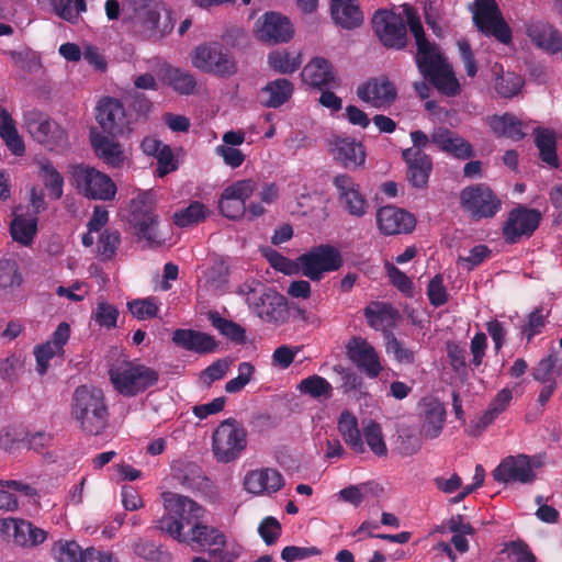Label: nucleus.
<instances>
[{"label":"nucleus","mask_w":562,"mask_h":562,"mask_svg":"<svg viewBox=\"0 0 562 562\" xmlns=\"http://www.w3.org/2000/svg\"><path fill=\"white\" fill-rule=\"evenodd\" d=\"M404 13L406 27H409L415 38L417 48L415 63L419 72L441 93L448 97L457 95L460 92V85L438 46L427 38L417 11L413 7L406 5Z\"/></svg>","instance_id":"nucleus-1"},{"label":"nucleus","mask_w":562,"mask_h":562,"mask_svg":"<svg viewBox=\"0 0 562 562\" xmlns=\"http://www.w3.org/2000/svg\"><path fill=\"white\" fill-rule=\"evenodd\" d=\"M123 14L132 23L133 36L140 41L157 42L175 26L171 11L159 0H127Z\"/></svg>","instance_id":"nucleus-2"},{"label":"nucleus","mask_w":562,"mask_h":562,"mask_svg":"<svg viewBox=\"0 0 562 562\" xmlns=\"http://www.w3.org/2000/svg\"><path fill=\"white\" fill-rule=\"evenodd\" d=\"M161 497L165 514L153 521V528L178 542H188L184 527H195L205 518V509L193 499L172 492H165Z\"/></svg>","instance_id":"nucleus-3"},{"label":"nucleus","mask_w":562,"mask_h":562,"mask_svg":"<svg viewBox=\"0 0 562 562\" xmlns=\"http://www.w3.org/2000/svg\"><path fill=\"white\" fill-rule=\"evenodd\" d=\"M70 415L77 427L90 436L101 435L109 425V406L103 391L80 385L71 397Z\"/></svg>","instance_id":"nucleus-4"},{"label":"nucleus","mask_w":562,"mask_h":562,"mask_svg":"<svg viewBox=\"0 0 562 562\" xmlns=\"http://www.w3.org/2000/svg\"><path fill=\"white\" fill-rule=\"evenodd\" d=\"M114 389L123 396L133 397L157 384L159 373L135 361H121L109 370Z\"/></svg>","instance_id":"nucleus-5"},{"label":"nucleus","mask_w":562,"mask_h":562,"mask_svg":"<svg viewBox=\"0 0 562 562\" xmlns=\"http://www.w3.org/2000/svg\"><path fill=\"white\" fill-rule=\"evenodd\" d=\"M247 447V430L235 418L220 423L212 435V452L217 462L229 463L238 458Z\"/></svg>","instance_id":"nucleus-6"},{"label":"nucleus","mask_w":562,"mask_h":562,"mask_svg":"<svg viewBox=\"0 0 562 562\" xmlns=\"http://www.w3.org/2000/svg\"><path fill=\"white\" fill-rule=\"evenodd\" d=\"M502 205L499 196L486 183L471 184L460 192V206L474 222L495 217Z\"/></svg>","instance_id":"nucleus-7"},{"label":"nucleus","mask_w":562,"mask_h":562,"mask_svg":"<svg viewBox=\"0 0 562 562\" xmlns=\"http://www.w3.org/2000/svg\"><path fill=\"white\" fill-rule=\"evenodd\" d=\"M295 265L304 277L312 281H321L324 273L339 270L344 265V259L336 247L322 244L300 255Z\"/></svg>","instance_id":"nucleus-8"},{"label":"nucleus","mask_w":562,"mask_h":562,"mask_svg":"<svg viewBox=\"0 0 562 562\" xmlns=\"http://www.w3.org/2000/svg\"><path fill=\"white\" fill-rule=\"evenodd\" d=\"M192 65L205 72L227 78L237 72V66L228 48L220 42L200 44L192 55Z\"/></svg>","instance_id":"nucleus-9"},{"label":"nucleus","mask_w":562,"mask_h":562,"mask_svg":"<svg viewBox=\"0 0 562 562\" xmlns=\"http://www.w3.org/2000/svg\"><path fill=\"white\" fill-rule=\"evenodd\" d=\"M72 186L90 200L111 201L116 194V186L105 173L93 167L79 164L71 167Z\"/></svg>","instance_id":"nucleus-10"},{"label":"nucleus","mask_w":562,"mask_h":562,"mask_svg":"<svg viewBox=\"0 0 562 562\" xmlns=\"http://www.w3.org/2000/svg\"><path fill=\"white\" fill-rule=\"evenodd\" d=\"M240 293L247 295V303L252 313L267 323L282 324L289 317L286 299L276 290L267 289L258 293L256 288L245 283Z\"/></svg>","instance_id":"nucleus-11"},{"label":"nucleus","mask_w":562,"mask_h":562,"mask_svg":"<svg viewBox=\"0 0 562 562\" xmlns=\"http://www.w3.org/2000/svg\"><path fill=\"white\" fill-rule=\"evenodd\" d=\"M130 224L138 238L145 239L149 245L161 244L157 234L158 218L153 192H140L131 201Z\"/></svg>","instance_id":"nucleus-12"},{"label":"nucleus","mask_w":562,"mask_h":562,"mask_svg":"<svg viewBox=\"0 0 562 562\" xmlns=\"http://www.w3.org/2000/svg\"><path fill=\"white\" fill-rule=\"evenodd\" d=\"M542 464L540 456L530 457L524 453L508 456L492 471V475L501 484H530L537 477L535 469Z\"/></svg>","instance_id":"nucleus-13"},{"label":"nucleus","mask_w":562,"mask_h":562,"mask_svg":"<svg viewBox=\"0 0 562 562\" xmlns=\"http://www.w3.org/2000/svg\"><path fill=\"white\" fill-rule=\"evenodd\" d=\"M542 214L537 209L517 204L507 213L502 225V236L506 244L514 245L529 239L540 226Z\"/></svg>","instance_id":"nucleus-14"},{"label":"nucleus","mask_w":562,"mask_h":562,"mask_svg":"<svg viewBox=\"0 0 562 562\" xmlns=\"http://www.w3.org/2000/svg\"><path fill=\"white\" fill-rule=\"evenodd\" d=\"M473 22L477 30L486 36L495 37L499 43L508 45L513 32L498 8L496 0H475Z\"/></svg>","instance_id":"nucleus-15"},{"label":"nucleus","mask_w":562,"mask_h":562,"mask_svg":"<svg viewBox=\"0 0 562 562\" xmlns=\"http://www.w3.org/2000/svg\"><path fill=\"white\" fill-rule=\"evenodd\" d=\"M372 30L386 48L404 49L407 45L406 23L401 14L387 9H379L372 18Z\"/></svg>","instance_id":"nucleus-16"},{"label":"nucleus","mask_w":562,"mask_h":562,"mask_svg":"<svg viewBox=\"0 0 562 562\" xmlns=\"http://www.w3.org/2000/svg\"><path fill=\"white\" fill-rule=\"evenodd\" d=\"M24 126L30 135L49 149L64 147L67 143L66 132L46 114L30 110L24 113Z\"/></svg>","instance_id":"nucleus-17"},{"label":"nucleus","mask_w":562,"mask_h":562,"mask_svg":"<svg viewBox=\"0 0 562 562\" xmlns=\"http://www.w3.org/2000/svg\"><path fill=\"white\" fill-rule=\"evenodd\" d=\"M256 182L251 179L238 180L222 192L220 212L229 220H238L246 212V201L252 195Z\"/></svg>","instance_id":"nucleus-18"},{"label":"nucleus","mask_w":562,"mask_h":562,"mask_svg":"<svg viewBox=\"0 0 562 562\" xmlns=\"http://www.w3.org/2000/svg\"><path fill=\"white\" fill-rule=\"evenodd\" d=\"M348 358L368 378L375 379L383 370L374 347L364 338L355 336L346 345Z\"/></svg>","instance_id":"nucleus-19"},{"label":"nucleus","mask_w":562,"mask_h":562,"mask_svg":"<svg viewBox=\"0 0 562 562\" xmlns=\"http://www.w3.org/2000/svg\"><path fill=\"white\" fill-rule=\"evenodd\" d=\"M97 110V121L108 134L115 136L130 131V120L119 100L104 98L99 102Z\"/></svg>","instance_id":"nucleus-20"},{"label":"nucleus","mask_w":562,"mask_h":562,"mask_svg":"<svg viewBox=\"0 0 562 562\" xmlns=\"http://www.w3.org/2000/svg\"><path fill=\"white\" fill-rule=\"evenodd\" d=\"M333 184L337 190L339 202L350 215L362 217L367 213L368 201L351 176L337 175L333 179Z\"/></svg>","instance_id":"nucleus-21"},{"label":"nucleus","mask_w":562,"mask_h":562,"mask_svg":"<svg viewBox=\"0 0 562 562\" xmlns=\"http://www.w3.org/2000/svg\"><path fill=\"white\" fill-rule=\"evenodd\" d=\"M256 35L265 43H284L293 37V26L286 16L267 12L257 21Z\"/></svg>","instance_id":"nucleus-22"},{"label":"nucleus","mask_w":562,"mask_h":562,"mask_svg":"<svg viewBox=\"0 0 562 562\" xmlns=\"http://www.w3.org/2000/svg\"><path fill=\"white\" fill-rule=\"evenodd\" d=\"M358 97L376 109L391 106L397 98L395 85L386 77L380 76L368 80L358 88Z\"/></svg>","instance_id":"nucleus-23"},{"label":"nucleus","mask_w":562,"mask_h":562,"mask_svg":"<svg viewBox=\"0 0 562 562\" xmlns=\"http://www.w3.org/2000/svg\"><path fill=\"white\" fill-rule=\"evenodd\" d=\"M376 224L383 235L408 234L415 228L416 218L403 209L386 205L378 210Z\"/></svg>","instance_id":"nucleus-24"},{"label":"nucleus","mask_w":562,"mask_h":562,"mask_svg":"<svg viewBox=\"0 0 562 562\" xmlns=\"http://www.w3.org/2000/svg\"><path fill=\"white\" fill-rule=\"evenodd\" d=\"M402 158L406 164V180L415 189H426L432 171V160L424 150L404 149Z\"/></svg>","instance_id":"nucleus-25"},{"label":"nucleus","mask_w":562,"mask_h":562,"mask_svg":"<svg viewBox=\"0 0 562 562\" xmlns=\"http://www.w3.org/2000/svg\"><path fill=\"white\" fill-rule=\"evenodd\" d=\"M0 531L12 535L13 540L21 547H34L46 539V532L23 519L7 518L0 520Z\"/></svg>","instance_id":"nucleus-26"},{"label":"nucleus","mask_w":562,"mask_h":562,"mask_svg":"<svg viewBox=\"0 0 562 562\" xmlns=\"http://www.w3.org/2000/svg\"><path fill=\"white\" fill-rule=\"evenodd\" d=\"M431 143L441 151L458 159H470L474 156L471 143L446 127L435 130L430 136Z\"/></svg>","instance_id":"nucleus-27"},{"label":"nucleus","mask_w":562,"mask_h":562,"mask_svg":"<svg viewBox=\"0 0 562 562\" xmlns=\"http://www.w3.org/2000/svg\"><path fill=\"white\" fill-rule=\"evenodd\" d=\"M283 485L282 474L272 468L252 470L246 474L244 480L245 488L256 495L277 493Z\"/></svg>","instance_id":"nucleus-28"},{"label":"nucleus","mask_w":562,"mask_h":562,"mask_svg":"<svg viewBox=\"0 0 562 562\" xmlns=\"http://www.w3.org/2000/svg\"><path fill=\"white\" fill-rule=\"evenodd\" d=\"M172 341L188 351L200 355L212 353L218 348L213 336L193 329H176L172 334Z\"/></svg>","instance_id":"nucleus-29"},{"label":"nucleus","mask_w":562,"mask_h":562,"mask_svg":"<svg viewBox=\"0 0 562 562\" xmlns=\"http://www.w3.org/2000/svg\"><path fill=\"white\" fill-rule=\"evenodd\" d=\"M294 85L286 78L270 80L258 95L259 103L267 109H279L292 98Z\"/></svg>","instance_id":"nucleus-30"},{"label":"nucleus","mask_w":562,"mask_h":562,"mask_svg":"<svg viewBox=\"0 0 562 562\" xmlns=\"http://www.w3.org/2000/svg\"><path fill=\"white\" fill-rule=\"evenodd\" d=\"M330 15L336 25L348 31L360 27L364 21L357 0H330Z\"/></svg>","instance_id":"nucleus-31"},{"label":"nucleus","mask_w":562,"mask_h":562,"mask_svg":"<svg viewBox=\"0 0 562 562\" xmlns=\"http://www.w3.org/2000/svg\"><path fill=\"white\" fill-rule=\"evenodd\" d=\"M301 76L305 83L318 89L335 82L333 65L323 57L313 58L305 65Z\"/></svg>","instance_id":"nucleus-32"},{"label":"nucleus","mask_w":562,"mask_h":562,"mask_svg":"<svg viewBox=\"0 0 562 562\" xmlns=\"http://www.w3.org/2000/svg\"><path fill=\"white\" fill-rule=\"evenodd\" d=\"M90 140L98 158L106 165L119 168L124 162V153L121 145L112 138L91 131Z\"/></svg>","instance_id":"nucleus-33"},{"label":"nucleus","mask_w":562,"mask_h":562,"mask_svg":"<svg viewBox=\"0 0 562 562\" xmlns=\"http://www.w3.org/2000/svg\"><path fill=\"white\" fill-rule=\"evenodd\" d=\"M335 158L347 169L361 167L366 161V151L361 143L338 137L334 143Z\"/></svg>","instance_id":"nucleus-34"},{"label":"nucleus","mask_w":562,"mask_h":562,"mask_svg":"<svg viewBox=\"0 0 562 562\" xmlns=\"http://www.w3.org/2000/svg\"><path fill=\"white\" fill-rule=\"evenodd\" d=\"M337 429L346 445L356 453H363L366 447L358 426V419L353 413L345 409L340 413Z\"/></svg>","instance_id":"nucleus-35"},{"label":"nucleus","mask_w":562,"mask_h":562,"mask_svg":"<svg viewBox=\"0 0 562 562\" xmlns=\"http://www.w3.org/2000/svg\"><path fill=\"white\" fill-rule=\"evenodd\" d=\"M528 36L531 42L552 54L562 50V36L552 25L547 23H536L529 26Z\"/></svg>","instance_id":"nucleus-36"},{"label":"nucleus","mask_w":562,"mask_h":562,"mask_svg":"<svg viewBox=\"0 0 562 562\" xmlns=\"http://www.w3.org/2000/svg\"><path fill=\"white\" fill-rule=\"evenodd\" d=\"M446 422V407L438 401H431L425 404L424 418L420 434L426 439L437 438L443 428Z\"/></svg>","instance_id":"nucleus-37"},{"label":"nucleus","mask_w":562,"mask_h":562,"mask_svg":"<svg viewBox=\"0 0 562 562\" xmlns=\"http://www.w3.org/2000/svg\"><path fill=\"white\" fill-rule=\"evenodd\" d=\"M0 137L13 155L22 156L25 153L24 142L18 133L15 122L4 108L0 109Z\"/></svg>","instance_id":"nucleus-38"},{"label":"nucleus","mask_w":562,"mask_h":562,"mask_svg":"<svg viewBox=\"0 0 562 562\" xmlns=\"http://www.w3.org/2000/svg\"><path fill=\"white\" fill-rule=\"evenodd\" d=\"M490 127L497 136L520 140L526 136L522 122L512 113L494 115L488 121Z\"/></svg>","instance_id":"nucleus-39"},{"label":"nucleus","mask_w":562,"mask_h":562,"mask_svg":"<svg viewBox=\"0 0 562 562\" xmlns=\"http://www.w3.org/2000/svg\"><path fill=\"white\" fill-rule=\"evenodd\" d=\"M187 543H196L199 547H224L225 536L216 528L205 524L204 518L195 527L189 529Z\"/></svg>","instance_id":"nucleus-40"},{"label":"nucleus","mask_w":562,"mask_h":562,"mask_svg":"<svg viewBox=\"0 0 562 562\" xmlns=\"http://www.w3.org/2000/svg\"><path fill=\"white\" fill-rule=\"evenodd\" d=\"M37 216L15 215L10 224L12 239L23 246H31L37 234Z\"/></svg>","instance_id":"nucleus-41"},{"label":"nucleus","mask_w":562,"mask_h":562,"mask_svg":"<svg viewBox=\"0 0 562 562\" xmlns=\"http://www.w3.org/2000/svg\"><path fill=\"white\" fill-rule=\"evenodd\" d=\"M535 143L539 149V156L550 167L558 168L557 137L553 131L548 128H536Z\"/></svg>","instance_id":"nucleus-42"},{"label":"nucleus","mask_w":562,"mask_h":562,"mask_svg":"<svg viewBox=\"0 0 562 562\" xmlns=\"http://www.w3.org/2000/svg\"><path fill=\"white\" fill-rule=\"evenodd\" d=\"M134 553L149 562H171V552L162 544H156L154 541L139 538L133 543Z\"/></svg>","instance_id":"nucleus-43"},{"label":"nucleus","mask_w":562,"mask_h":562,"mask_svg":"<svg viewBox=\"0 0 562 562\" xmlns=\"http://www.w3.org/2000/svg\"><path fill=\"white\" fill-rule=\"evenodd\" d=\"M211 325L223 336L236 344H244L246 340V330L237 323L226 319L218 312L211 311L207 314Z\"/></svg>","instance_id":"nucleus-44"},{"label":"nucleus","mask_w":562,"mask_h":562,"mask_svg":"<svg viewBox=\"0 0 562 562\" xmlns=\"http://www.w3.org/2000/svg\"><path fill=\"white\" fill-rule=\"evenodd\" d=\"M513 400V392L508 387L502 389L488 404L486 411L479 420V426L486 428L509 406Z\"/></svg>","instance_id":"nucleus-45"},{"label":"nucleus","mask_w":562,"mask_h":562,"mask_svg":"<svg viewBox=\"0 0 562 562\" xmlns=\"http://www.w3.org/2000/svg\"><path fill=\"white\" fill-rule=\"evenodd\" d=\"M268 64L276 72L293 74L301 67V54H293L285 49L273 50L268 56Z\"/></svg>","instance_id":"nucleus-46"},{"label":"nucleus","mask_w":562,"mask_h":562,"mask_svg":"<svg viewBox=\"0 0 562 562\" xmlns=\"http://www.w3.org/2000/svg\"><path fill=\"white\" fill-rule=\"evenodd\" d=\"M23 277L13 259H0V292L10 293L20 288Z\"/></svg>","instance_id":"nucleus-47"},{"label":"nucleus","mask_w":562,"mask_h":562,"mask_svg":"<svg viewBox=\"0 0 562 562\" xmlns=\"http://www.w3.org/2000/svg\"><path fill=\"white\" fill-rule=\"evenodd\" d=\"M165 79L167 83L180 94H191L196 87L194 76L177 67H167L165 70Z\"/></svg>","instance_id":"nucleus-48"},{"label":"nucleus","mask_w":562,"mask_h":562,"mask_svg":"<svg viewBox=\"0 0 562 562\" xmlns=\"http://www.w3.org/2000/svg\"><path fill=\"white\" fill-rule=\"evenodd\" d=\"M40 175L43 178L45 188L49 191V195L54 200H59L64 193V178L54 167V165L45 160L40 165Z\"/></svg>","instance_id":"nucleus-49"},{"label":"nucleus","mask_w":562,"mask_h":562,"mask_svg":"<svg viewBox=\"0 0 562 562\" xmlns=\"http://www.w3.org/2000/svg\"><path fill=\"white\" fill-rule=\"evenodd\" d=\"M297 387L301 393L314 398H329L333 394L331 384L325 378L317 374L303 379Z\"/></svg>","instance_id":"nucleus-50"},{"label":"nucleus","mask_w":562,"mask_h":562,"mask_svg":"<svg viewBox=\"0 0 562 562\" xmlns=\"http://www.w3.org/2000/svg\"><path fill=\"white\" fill-rule=\"evenodd\" d=\"M524 83L522 77L507 71L496 77L495 90L499 97L512 99L520 92Z\"/></svg>","instance_id":"nucleus-51"},{"label":"nucleus","mask_w":562,"mask_h":562,"mask_svg":"<svg viewBox=\"0 0 562 562\" xmlns=\"http://www.w3.org/2000/svg\"><path fill=\"white\" fill-rule=\"evenodd\" d=\"M206 216V207L203 203L194 201L186 209L180 210L173 214V223L178 227H188L198 224Z\"/></svg>","instance_id":"nucleus-52"},{"label":"nucleus","mask_w":562,"mask_h":562,"mask_svg":"<svg viewBox=\"0 0 562 562\" xmlns=\"http://www.w3.org/2000/svg\"><path fill=\"white\" fill-rule=\"evenodd\" d=\"M547 317L548 314L543 313L542 307H536L527 315L526 323L520 326V334L528 344L543 331L547 325Z\"/></svg>","instance_id":"nucleus-53"},{"label":"nucleus","mask_w":562,"mask_h":562,"mask_svg":"<svg viewBox=\"0 0 562 562\" xmlns=\"http://www.w3.org/2000/svg\"><path fill=\"white\" fill-rule=\"evenodd\" d=\"M363 437L368 447L376 457H385L387 454V447L380 424L370 420L363 428Z\"/></svg>","instance_id":"nucleus-54"},{"label":"nucleus","mask_w":562,"mask_h":562,"mask_svg":"<svg viewBox=\"0 0 562 562\" xmlns=\"http://www.w3.org/2000/svg\"><path fill=\"white\" fill-rule=\"evenodd\" d=\"M558 359L554 355L541 359L537 366L532 369V378L542 384L557 382L555 375L560 374V370L557 368Z\"/></svg>","instance_id":"nucleus-55"},{"label":"nucleus","mask_w":562,"mask_h":562,"mask_svg":"<svg viewBox=\"0 0 562 562\" xmlns=\"http://www.w3.org/2000/svg\"><path fill=\"white\" fill-rule=\"evenodd\" d=\"M121 243V235L115 229H104L98 240V251L103 261L111 260Z\"/></svg>","instance_id":"nucleus-56"},{"label":"nucleus","mask_w":562,"mask_h":562,"mask_svg":"<svg viewBox=\"0 0 562 562\" xmlns=\"http://www.w3.org/2000/svg\"><path fill=\"white\" fill-rule=\"evenodd\" d=\"M128 311L139 321L151 319L157 316L158 304L156 297L136 299L127 303Z\"/></svg>","instance_id":"nucleus-57"},{"label":"nucleus","mask_w":562,"mask_h":562,"mask_svg":"<svg viewBox=\"0 0 562 562\" xmlns=\"http://www.w3.org/2000/svg\"><path fill=\"white\" fill-rule=\"evenodd\" d=\"M231 360L222 358L215 360L200 373V381L210 387L215 381L222 380L228 372Z\"/></svg>","instance_id":"nucleus-58"},{"label":"nucleus","mask_w":562,"mask_h":562,"mask_svg":"<svg viewBox=\"0 0 562 562\" xmlns=\"http://www.w3.org/2000/svg\"><path fill=\"white\" fill-rule=\"evenodd\" d=\"M385 348L398 363L413 364L415 362V351L407 348L393 334L387 335Z\"/></svg>","instance_id":"nucleus-59"},{"label":"nucleus","mask_w":562,"mask_h":562,"mask_svg":"<svg viewBox=\"0 0 562 562\" xmlns=\"http://www.w3.org/2000/svg\"><path fill=\"white\" fill-rule=\"evenodd\" d=\"M258 533L267 546H272L281 537V524L277 518L267 516L260 521L258 526Z\"/></svg>","instance_id":"nucleus-60"},{"label":"nucleus","mask_w":562,"mask_h":562,"mask_svg":"<svg viewBox=\"0 0 562 562\" xmlns=\"http://www.w3.org/2000/svg\"><path fill=\"white\" fill-rule=\"evenodd\" d=\"M427 296L430 304L435 307L445 305L449 300V294L443 284V277L438 273L428 283Z\"/></svg>","instance_id":"nucleus-61"},{"label":"nucleus","mask_w":562,"mask_h":562,"mask_svg":"<svg viewBox=\"0 0 562 562\" xmlns=\"http://www.w3.org/2000/svg\"><path fill=\"white\" fill-rule=\"evenodd\" d=\"M255 367L250 362H241L238 364V375L229 380L225 384L227 393H237L241 391L251 380Z\"/></svg>","instance_id":"nucleus-62"},{"label":"nucleus","mask_w":562,"mask_h":562,"mask_svg":"<svg viewBox=\"0 0 562 562\" xmlns=\"http://www.w3.org/2000/svg\"><path fill=\"white\" fill-rule=\"evenodd\" d=\"M491 252L486 245L480 244L469 251V256H459L458 261L465 270L471 271L487 259Z\"/></svg>","instance_id":"nucleus-63"},{"label":"nucleus","mask_w":562,"mask_h":562,"mask_svg":"<svg viewBox=\"0 0 562 562\" xmlns=\"http://www.w3.org/2000/svg\"><path fill=\"white\" fill-rule=\"evenodd\" d=\"M86 550L83 551L76 541L59 543L58 562H85Z\"/></svg>","instance_id":"nucleus-64"}]
</instances>
